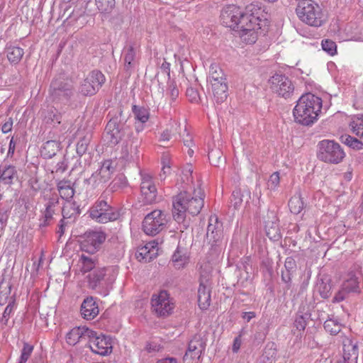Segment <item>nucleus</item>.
Segmentation results:
<instances>
[{"instance_id":"obj_1","label":"nucleus","mask_w":363,"mask_h":363,"mask_svg":"<svg viewBox=\"0 0 363 363\" xmlns=\"http://www.w3.org/2000/svg\"><path fill=\"white\" fill-rule=\"evenodd\" d=\"M220 21L223 26L238 32L241 38L247 43H254L257 40L256 30L261 28L260 19L253 13L244 12L235 5L225 7L220 15Z\"/></svg>"},{"instance_id":"obj_2","label":"nucleus","mask_w":363,"mask_h":363,"mask_svg":"<svg viewBox=\"0 0 363 363\" xmlns=\"http://www.w3.org/2000/svg\"><path fill=\"white\" fill-rule=\"evenodd\" d=\"M199 196H193L187 191H181L172 198V216L180 225V230L187 229L189 222L186 219V213L197 216L204 206V193L199 191Z\"/></svg>"},{"instance_id":"obj_3","label":"nucleus","mask_w":363,"mask_h":363,"mask_svg":"<svg viewBox=\"0 0 363 363\" xmlns=\"http://www.w3.org/2000/svg\"><path fill=\"white\" fill-rule=\"evenodd\" d=\"M323 106V101L319 96L306 93L297 101L293 110L294 121L305 126H311L318 119Z\"/></svg>"},{"instance_id":"obj_4","label":"nucleus","mask_w":363,"mask_h":363,"mask_svg":"<svg viewBox=\"0 0 363 363\" xmlns=\"http://www.w3.org/2000/svg\"><path fill=\"white\" fill-rule=\"evenodd\" d=\"M48 94L50 101L57 107L62 108L72 104L76 91L72 80L59 75L51 81Z\"/></svg>"},{"instance_id":"obj_5","label":"nucleus","mask_w":363,"mask_h":363,"mask_svg":"<svg viewBox=\"0 0 363 363\" xmlns=\"http://www.w3.org/2000/svg\"><path fill=\"white\" fill-rule=\"evenodd\" d=\"M130 114L120 108L106 124L105 137L109 145H116L132 135L130 125L128 123Z\"/></svg>"},{"instance_id":"obj_6","label":"nucleus","mask_w":363,"mask_h":363,"mask_svg":"<svg viewBox=\"0 0 363 363\" xmlns=\"http://www.w3.org/2000/svg\"><path fill=\"white\" fill-rule=\"evenodd\" d=\"M296 13L303 23L318 28L326 22V16L320 6L313 0H302L296 8Z\"/></svg>"},{"instance_id":"obj_7","label":"nucleus","mask_w":363,"mask_h":363,"mask_svg":"<svg viewBox=\"0 0 363 363\" xmlns=\"http://www.w3.org/2000/svg\"><path fill=\"white\" fill-rule=\"evenodd\" d=\"M318 158L327 163L338 164L345 157L340 145L334 140H323L318 144Z\"/></svg>"},{"instance_id":"obj_8","label":"nucleus","mask_w":363,"mask_h":363,"mask_svg":"<svg viewBox=\"0 0 363 363\" xmlns=\"http://www.w3.org/2000/svg\"><path fill=\"white\" fill-rule=\"evenodd\" d=\"M168 215L161 210H154L145 217L143 230L148 235L155 236L167 228Z\"/></svg>"},{"instance_id":"obj_9","label":"nucleus","mask_w":363,"mask_h":363,"mask_svg":"<svg viewBox=\"0 0 363 363\" xmlns=\"http://www.w3.org/2000/svg\"><path fill=\"white\" fill-rule=\"evenodd\" d=\"M90 217L99 223H106L116 220L120 217V213L108 204L106 200L99 199L91 208Z\"/></svg>"},{"instance_id":"obj_10","label":"nucleus","mask_w":363,"mask_h":363,"mask_svg":"<svg viewBox=\"0 0 363 363\" xmlns=\"http://www.w3.org/2000/svg\"><path fill=\"white\" fill-rule=\"evenodd\" d=\"M106 270L105 267H99L87 277L89 287L103 296H107L112 288V281L106 277Z\"/></svg>"},{"instance_id":"obj_11","label":"nucleus","mask_w":363,"mask_h":363,"mask_svg":"<svg viewBox=\"0 0 363 363\" xmlns=\"http://www.w3.org/2000/svg\"><path fill=\"white\" fill-rule=\"evenodd\" d=\"M270 89L279 96L286 99L292 97L295 87L291 79L286 74L276 73L269 79Z\"/></svg>"},{"instance_id":"obj_12","label":"nucleus","mask_w":363,"mask_h":363,"mask_svg":"<svg viewBox=\"0 0 363 363\" xmlns=\"http://www.w3.org/2000/svg\"><path fill=\"white\" fill-rule=\"evenodd\" d=\"M80 242L81 250L89 254H94L99 250L101 245L106 239V235L103 231L89 230L82 236Z\"/></svg>"},{"instance_id":"obj_13","label":"nucleus","mask_w":363,"mask_h":363,"mask_svg":"<svg viewBox=\"0 0 363 363\" xmlns=\"http://www.w3.org/2000/svg\"><path fill=\"white\" fill-rule=\"evenodd\" d=\"M206 237L211 245V250L216 253L220 252L223 242V228L218 218H210Z\"/></svg>"},{"instance_id":"obj_14","label":"nucleus","mask_w":363,"mask_h":363,"mask_svg":"<svg viewBox=\"0 0 363 363\" xmlns=\"http://www.w3.org/2000/svg\"><path fill=\"white\" fill-rule=\"evenodd\" d=\"M93 337H89V347L92 352L101 356H107L112 352V341L110 336L93 330Z\"/></svg>"},{"instance_id":"obj_15","label":"nucleus","mask_w":363,"mask_h":363,"mask_svg":"<svg viewBox=\"0 0 363 363\" xmlns=\"http://www.w3.org/2000/svg\"><path fill=\"white\" fill-rule=\"evenodd\" d=\"M105 80V77L101 71L94 70L81 84L79 92L84 96L94 95L99 90Z\"/></svg>"},{"instance_id":"obj_16","label":"nucleus","mask_w":363,"mask_h":363,"mask_svg":"<svg viewBox=\"0 0 363 363\" xmlns=\"http://www.w3.org/2000/svg\"><path fill=\"white\" fill-rule=\"evenodd\" d=\"M111 161H105L101 168L91 174V176L86 180L87 184L91 186L92 189H100L108 182L113 172V168L111 167Z\"/></svg>"},{"instance_id":"obj_17","label":"nucleus","mask_w":363,"mask_h":363,"mask_svg":"<svg viewBox=\"0 0 363 363\" xmlns=\"http://www.w3.org/2000/svg\"><path fill=\"white\" fill-rule=\"evenodd\" d=\"M151 304L153 311L158 316H167L172 313L174 308V304L169 299V294L164 290L152 296Z\"/></svg>"},{"instance_id":"obj_18","label":"nucleus","mask_w":363,"mask_h":363,"mask_svg":"<svg viewBox=\"0 0 363 363\" xmlns=\"http://www.w3.org/2000/svg\"><path fill=\"white\" fill-rule=\"evenodd\" d=\"M140 191L143 203L149 205L156 202L157 190L154 184L152 177L147 173H140Z\"/></svg>"},{"instance_id":"obj_19","label":"nucleus","mask_w":363,"mask_h":363,"mask_svg":"<svg viewBox=\"0 0 363 363\" xmlns=\"http://www.w3.org/2000/svg\"><path fill=\"white\" fill-rule=\"evenodd\" d=\"M361 278V267L359 265L352 266L347 274L345 280L342 286L344 290L349 293L359 294L361 290L359 287Z\"/></svg>"},{"instance_id":"obj_20","label":"nucleus","mask_w":363,"mask_h":363,"mask_svg":"<svg viewBox=\"0 0 363 363\" xmlns=\"http://www.w3.org/2000/svg\"><path fill=\"white\" fill-rule=\"evenodd\" d=\"M206 346V341L200 335H195L189 341L187 350L184 356V359H199L204 352Z\"/></svg>"},{"instance_id":"obj_21","label":"nucleus","mask_w":363,"mask_h":363,"mask_svg":"<svg viewBox=\"0 0 363 363\" xmlns=\"http://www.w3.org/2000/svg\"><path fill=\"white\" fill-rule=\"evenodd\" d=\"M343 360L338 363H357L359 350L357 342L345 337L342 340Z\"/></svg>"},{"instance_id":"obj_22","label":"nucleus","mask_w":363,"mask_h":363,"mask_svg":"<svg viewBox=\"0 0 363 363\" xmlns=\"http://www.w3.org/2000/svg\"><path fill=\"white\" fill-rule=\"evenodd\" d=\"M93 330L86 327H77L72 329L66 335L67 342L70 345H75L77 342L88 340L93 337Z\"/></svg>"},{"instance_id":"obj_23","label":"nucleus","mask_w":363,"mask_h":363,"mask_svg":"<svg viewBox=\"0 0 363 363\" xmlns=\"http://www.w3.org/2000/svg\"><path fill=\"white\" fill-rule=\"evenodd\" d=\"M80 311L84 319L92 320L99 314V310L93 297H88L82 302Z\"/></svg>"},{"instance_id":"obj_24","label":"nucleus","mask_w":363,"mask_h":363,"mask_svg":"<svg viewBox=\"0 0 363 363\" xmlns=\"http://www.w3.org/2000/svg\"><path fill=\"white\" fill-rule=\"evenodd\" d=\"M297 269L296 262L291 257H286L284 262V269L281 271V280L289 289L291 285V279Z\"/></svg>"},{"instance_id":"obj_25","label":"nucleus","mask_w":363,"mask_h":363,"mask_svg":"<svg viewBox=\"0 0 363 363\" xmlns=\"http://www.w3.org/2000/svg\"><path fill=\"white\" fill-rule=\"evenodd\" d=\"M213 98L217 104H221L228 97V86L227 79L211 83Z\"/></svg>"},{"instance_id":"obj_26","label":"nucleus","mask_w":363,"mask_h":363,"mask_svg":"<svg viewBox=\"0 0 363 363\" xmlns=\"http://www.w3.org/2000/svg\"><path fill=\"white\" fill-rule=\"evenodd\" d=\"M205 284L201 281L198 289V303L201 310L207 309L211 303V289L208 281Z\"/></svg>"},{"instance_id":"obj_27","label":"nucleus","mask_w":363,"mask_h":363,"mask_svg":"<svg viewBox=\"0 0 363 363\" xmlns=\"http://www.w3.org/2000/svg\"><path fill=\"white\" fill-rule=\"evenodd\" d=\"M272 220L268 219L265 221V231L267 237L273 240L278 241L281 238V230L278 223V219L272 213Z\"/></svg>"},{"instance_id":"obj_28","label":"nucleus","mask_w":363,"mask_h":363,"mask_svg":"<svg viewBox=\"0 0 363 363\" xmlns=\"http://www.w3.org/2000/svg\"><path fill=\"white\" fill-rule=\"evenodd\" d=\"M5 53L6 54V57L9 62L11 65H16L22 60L24 55V50L18 46L6 45L5 48Z\"/></svg>"},{"instance_id":"obj_29","label":"nucleus","mask_w":363,"mask_h":363,"mask_svg":"<svg viewBox=\"0 0 363 363\" xmlns=\"http://www.w3.org/2000/svg\"><path fill=\"white\" fill-rule=\"evenodd\" d=\"M80 213L79 206L75 201H67L62 209V218L65 220L74 221Z\"/></svg>"},{"instance_id":"obj_30","label":"nucleus","mask_w":363,"mask_h":363,"mask_svg":"<svg viewBox=\"0 0 363 363\" xmlns=\"http://www.w3.org/2000/svg\"><path fill=\"white\" fill-rule=\"evenodd\" d=\"M155 247L154 243H147L137 250L135 253L136 258L140 262H150L156 255V252H154Z\"/></svg>"},{"instance_id":"obj_31","label":"nucleus","mask_w":363,"mask_h":363,"mask_svg":"<svg viewBox=\"0 0 363 363\" xmlns=\"http://www.w3.org/2000/svg\"><path fill=\"white\" fill-rule=\"evenodd\" d=\"M189 257L185 248L178 246L172 257V261L175 268L180 269L188 262Z\"/></svg>"},{"instance_id":"obj_32","label":"nucleus","mask_w":363,"mask_h":363,"mask_svg":"<svg viewBox=\"0 0 363 363\" xmlns=\"http://www.w3.org/2000/svg\"><path fill=\"white\" fill-rule=\"evenodd\" d=\"M57 188L60 197L67 201L72 199L74 195V189L71 186V182L69 180H61L57 182Z\"/></svg>"},{"instance_id":"obj_33","label":"nucleus","mask_w":363,"mask_h":363,"mask_svg":"<svg viewBox=\"0 0 363 363\" xmlns=\"http://www.w3.org/2000/svg\"><path fill=\"white\" fill-rule=\"evenodd\" d=\"M60 148V143L56 140H48L43 144L41 149V155L45 158L50 159L56 155Z\"/></svg>"},{"instance_id":"obj_34","label":"nucleus","mask_w":363,"mask_h":363,"mask_svg":"<svg viewBox=\"0 0 363 363\" xmlns=\"http://www.w3.org/2000/svg\"><path fill=\"white\" fill-rule=\"evenodd\" d=\"M14 179H18L16 167L13 165L6 166L1 171V181L5 184L11 185L13 183Z\"/></svg>"},{"instance_id":"obj_35","label":"nucleus","mask_w":363,"mask_h":363,"mask_svg":"<svg viewBox=\"0 0 363 363\" xmlns=\"http://www.w3.org/2000/svg\"><path fill=\"white\" fill-rule=\"evenodd\" d=\"M331 284L330 279H320L317 281L315 290L320 294L321 298L326 299L331 295Z\"/></svg>"},{"instance_id":"obj_36","label":"nucleus","mask_w":363,"mask_h":363,"mask_svg":"<svg viewBox=\"0 0 363 363\" xmlns=\"http://www.w3.org/2000/svg\"><path fill=\"white\" fill-rule=\"evenodd\" d=\"M11 284L7 281L0 283V305L3 306L7 302L13 301L14 299L11 296Z\"/></svg>"},{"instance_id":"obj_37","label":"nucleus","mask_w":363,"mask_h":363,"mask_svg":"<svg viewBox=\"0 0 363 363\" xmlns=\"http://www.w3.org/2000/svg\"><path fill=\"white\" fill-rule=\"evenodd\" d=\"M136 51L133 45L124 48V67L126 71L131 69L135 65Z\"/></svg>"},{"instance_id":"obj_38","label":"nucleus","mask_w":363,"mask_h":363,"mask_svg":"<svg viewBox=\"0 0 363 363\" xmlns=\"http://www.w3.org/2000/svg\"><path fill=\"white\" fill-rule=\"evenodd\" d=\"M242 268L243 269H241V267H238L240 273L237 281V286L240 288H247L251 285L250 275L244 263H242Z\"/></svg>"},{"instance_id":"obj_39","label":"nucleus","mask_w":363,"mask_h":363,"mask_svg":"<svg viewBox=\"0 0 363 363\" xmlns=\"http://www.w3.org/2000/svg\"><path fill=\"white\" fill-rule=\"evenodd\" d=\"M227 79L223 69L217 64H211L209 69L208 80L210 83Z\"/></svg>"},{"instance_id":"obj_40","label":"nucleus","mask_w":363,"mask_h":363,"mask_svg":"<svg viewBox=\"0 0 363 363\" xmlns=\"http://www.w3.org/2000/svg\"><path fill=\"white\" fill-rule=\"evenodd\" d=\"M79 262L81 263L80 269L84 274L96 269V259L90 256L82 255Z\"/></svg>"},{"instance_id":"obj_41","label":"nucleus","mask_w":363,"mask_h":363,"mask_svg":"<svg viewBox=\"0 0 363 363\" xmlns=\"http://www.w3.org/2000/svg\"><path fill=\"white\" fill-rule=\"evenodd\" d=\"M132 111L135 119L140 123H145L149 120V110L144 106L133 105L132 107Z\"/></svg>"},{"instance_id":"obj_42","label":"nucleus","mask_w":363,"mask_h":363,"mask_svg":"<svg viewBox=\"0 0 363 363\" xmlns=\"http://www.w3.org/2000/svg\"><path fill=\"white\" fill-rule=\"evenodd\" d=\"M128 184L126 177L121 174L117 175L113 180L110 183L108 187V190L111 192H115L123 189Z\"/></svg>"},{"instance_id":"obj_43","label":"nucleus","mask_w":363,"mask_h":363,"mask_svg":"<svg viewBox=\"0 0 363 363\" xmlns=\"http://www.w3.org/2000/svg\"><path fill=\"white\" fill-rule=\"evenodd\" d=\"M43 119L47 123L60 124L61 115L53 107L43 111Z\"/></svg>"},{"instance_id":"obj_44","label":"nucleus","mask_w":363,"mask_h":363,"mask_svg":"<svg viewBox=\"0 0 363 363\" xmlns=\"http://www.w3.org/2000/svg\"><path fill=\"white\" fill-rule=\"evenodd\" d=\"M341 142L349 147L359 150L363 148V143L356 138L350 135H343L340 137Z\"/></svg>"},{"instance_id":"obj_45","label":"nucleus","mask_w":363,"mask_h":363,"mask_svg":"<svg viewBox=\"0 0 363 363\" xmlns=\"http://www.w3.org/2000/svg\"><path fill=\"white\" fill-rule=\"evenodd\" d=\"M290 211L294 214H298L304 207L303 199L300 196H292L289 201Z\"/></svg>"},{"instance_id":"obj_46","label":"nucleus","mask_w":363,"mask_h":363,"mask_svg":"<svg viewBox=\"0 0 363 363\" xmlns=\"http://www.w3.org/2000/svg\"><path fill=\"white\" fill-rule=\"evenodd\" d=\"M208 159L211 164L215 167H219L224 162L223 152L218 148H213L208 151Z\"/></svg>"},{"instance_id":"obj_47","label":"nucleus","mask_w":363,"mask_h":363,"mask_svg":"<svg viewBox=\"0 0 363 363\" xmlns=\"http://www.w3.org/2000/svg\"><path fill=\"white\" fill-rule=\"evenodd\" d=\"M274 344L267 345L261 357V363H273L275 361L277 350L273 347Z\"/></svg>"},{"instance_id":"obj_48","label":"nucleus","mask_w":363,"mask_h":363,"mask_svg":"<svg viewBox=\"0 0 363 363\" xmlns=\"http://www.w3.org/2000/svg\"><path fill=\"white\" fill-rule=\"evenodd\" d=\"M310 318H311V313H301L298 312L296 314V318H295V320L294 323V327H296V328L300 331L304 330L307 325L308 320H309Z\"/></svg>"},{"instance_id":"obj_49","label":"nucleus","mask_w":363,"mask_h":363,"mask_svg":"<svg viewBox=\"0 0 363 363\" xmlns=\"http://www.w3.org/2000/svg\"><path fill=\"white\" fill-rule=\"evenodd\" d=\"M352 131L357 135H359L363 131V116H355L352 118L349 124Z\"/></svg>"},{"instance_id":"obj_50","label":"nucleus","mask_w":363,"mask_h":363,"mask_svg":"<svg viewBox=\"0 0 363 363\" xmlns=\"http://www.w3.org/2000/svg\"><path fill=\"white\" fill-rule=\"evenodd\" d=\"M97 9L101 13H110L115 7V0H95Z\"/></svg>"},{"instance_id":"obj_51","label":"nucleus","mask_w":363,"mask_h":363,"mask_svg":"<svg viewBox=\"0 0 363 363\" xmlns=\"http://www.w3.org/2000/svg\"><path fill=\"white\" fill-rule=\"evenodd\" d=\"M325 330L331 335H337L341 331V325L337 320L330 318L324 323Z\"/></svg>"},{"instance_id":"obj_52","label":"nucleus","mask_w":363,"mask_h":363,"mask_svg":"<svg viewBox=\"0 0 363 363\" xmlns=\"http://www.w3.org/2000/svg\"><path fill=\"white\" fill-rule=\"evenodd\" d=\"M91 140V135H86L81 138L77 144V153L79 156L84 155L88 149L89 144Z\"/></svg>"},{"instance_id":"obj_53","label":"nucleus","mask_w":363,"mask_h":363,"mask_svg":"<svg viewBox=\"0 0 363 363\" xmlns=\"http://www.w3.org/2000/svg\"><path fill=\"white\" fill-rule=\"evenodd\" d=\"M13 310V301H10L6 306L3 313L2 317L0 319V329L3 330L8 325L9 319L11 313Z\"/></svg>"},{"instance_id":"obj_54","label":"nucleus","mask_w":363,"mask_h":363,"mask_svg":"<svg viewBox=\"0 0 363 363\" xmlns=\"http://www.w3.org/2000/svg\"><path fill=\"white\" fill-rule=\"evenodd\" d=\"M33 345L26 342H23V346L21 350V356L18 363H26L33 351Z\"/></svg>"},{"instance_id":"obj_55","label":"nucleus","mask_w":363,"mask_h":363,"mask_svg":"<svg viewBox=\"0 0 363 363\" xmlns=\"http://www.w3.org/2000/svg\"><path fill=\"white\" fill-rule=\"evenodd\" d=\"M54 213V209H49L45 208V211L43 212V216L41 219H40L39 227L45 228L49 225L53 219Z\"/></svg>"},{"instance_id":"obj_56","label":"nucleus","mask_w":363,"mask_h":363,"mask_svg":"<svg viewBox=\"0 0 363 363\" xmlns=\"http://www.w3.org/2000/svg\"><path fill=\"white\" fill-rule=\"evenodd\" d=\"M243 196L244 194L240 189L234 190L230 197L231 205H233L235 208H239L243 201Z\"/></svg>"},{"instance_id":"obj_57","label":"nucleus","mask_w":363,"mask_h":363,"mask_svg":"<svg viewBox=\"0 0 363 363\" xmlns=\"http://www.w3.org/2000/svg\"><path fill=\"white\" fill-rule=\"evenodd\" d=\"M322 48L330 55H333L337 52L336 43L329 39L323 40L321 43Z\"/></svg>"},{"instance_id":"obj_58","label":"nucleus","mask_w":363,"mask_h":363,"mask_svg":"<svg viewBox=\"0 0 363 363\" xmlns=\"http://www.w3.org/2000/svg\"><path fill=\"white\" fill-rule=\"evenodd\" d=\"M186 95L191 102L198 103L200 100L199 94L197 89L191 86L186 89Z\"/></svg>"},{"instance_id":"obj_59","label":"nucleus","mask_w":363,"mask_h":363,"mask_svg":"<svg viewBox=\"0 0 363 363\" xmlns=\"http://www.w3.org/2000/svg\"><path fill=\"white\" fill-rule=\"evenodd\" d=\"M280 182L279 173L278 172H274L269 177L267 182L268 188L270 189H275Z\"/></svg>"},{"instance_id":"obj_60","label":"nucleus","mask_w":363,"mask_h":363,"mask_svg":"<svg viewBox=\"0 0 363 363\" xmlns=\"http://www.w3.org/2000/svg\"><path fill=\"white\" fill-rule=\"evenodd\" d=\"M350 293L347 291L344 290V288L341 286V289L335 294L333 297V303H339L344 301Z\"/></svg>"},{"instance_id":"obj_61","label":"nucleus","mask_w":363,"mask_h":363,"mask_svg":"<svg viewBox=\"0 0 363 363\" xmlns=\"http://www.w3.org/2000/svg\"><path fill=\"white\" fill-rule=\"evenodd\" d=\"M170 64L166 61H164L162 65L160 66V71L157 72L155 75L156 78H158L160 74H163L164 77H167L168 79L170 77Z\"/></svg>"},{"instance_id":"obj_62","label":"nucleus","mask_w":363,"mask_h":363,"mask_svg":"<svg viewBox=\"0 0 363 363\" xmlns=\"http://www.w3.org/2000/svg\"><path fill=\"white\" fill-rule=\"evenodd\" d=\"M168 91L172 100H175L179 96V89L174 82H169Z\"/></svg>"},{"instance_id":"obj_63","label":"nucleus","mask_w":363,"mask_h":363,"mask_svg":"<svg viewBox=\"0 0 363 363\" xmlns=\"http://www.w3.org/2000/svg\"><path fill=\"white\" fill-rule=\"evenodd\" d=\"M59 203V198L57 194H52V197H50L45 205L46 208L54 209L55 206H57Z\"/></svg>"},{"instance_id":"obj_64","label":"nucleus","mask_w":363,"mask_h":363,"mask_svg":"<svg viewBox=\"0 0 363 363\" xmlns=\"http://www.w3.org/2000/svg\"><path fill=\"white\" fill-rule=\"evenodd\" d=\"M171 138V130L169 129L164 130L160 136L159 142L165 143L168 142Z\"/></svg>"}]
</instances>
